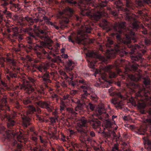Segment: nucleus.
I'll return each mask as SVG.
<instances>
[{
  "mask_svg": "<svg viewBox=\"0 0 151 151\" xmlns=\"http://www.w3.org/2000/svg\"><path fill=\"white\" fill-rule=\"evenodd\" d=\"M113 2L114 6L118 11H121L126 14L125 19L128 22L129 28L126 27L125 22L120 23L116 22L114 26V29L116 31L113 35L116 37L117 44H114L113 41L109 38L106 45L109 48L108 51L109 55H127V52L124 49V45L128 48L132 46L131 42H137L138 40L137 36L135 31L139 28V22L130 12L134 10V4L131 0H124L126 6H122L123 3L122 0H109Z\"/></svg>",
  "mask_w": 151,
  "mask_h": 151,
  "instance_id": "f257e3e1",
  "label": "nucleus"
},
{
  "mask_svg": "<svg viewBox=\"0 0 151 151\" xmlns=\"http://www.w3.org/2000/svg\"><path fill=\"white\" fill-rule=\"evenodd\" d=\"M10 110L9 106L7 104L6 99L4 98L2 104H0V119L2 121H6L8 128L12 129L16 122L12 118L10 115L6 113ZM0 134L2 136L4 145L6 146V149L8 151H22V144L18 143L16 138L20 143L24 144L29 151H45V149L37 143V135H30L31 139L35 142L34 147H33L28 140L27 136L20 133L19 135L13 133L12 131L7 130L3 124L0 123Z\"/></svg>",
  "mask_w": 151,
  "mask_h": 151,
  "instance_id": "f03ea898",
  "label": "nucleus"
},
{
  "mask_svg": "<svg viewBox=\"0 0 151 151\" xmlns=\"http://www.w3.org/2000/svg\"><path fill=\"white\" fill-rule=\"evenodd\" d=\"M73 6L76 7L81 12L83 16H87L90 17L92 20L96 21L99 20L102 16V12L101 11H98L94 13H92L91 10L88 7L90 6L93 5V0H65Z\"/></svg>",
  "mask_w": 151,
  "mask_h": 151,
  "instance_id": "7ed1b4c3",
  "label": "nucleus"
},
{
  "mask_svg": "<svg viewBox=\"0 0 151 151\" xmlns=\"http://www.w3.org/2000/svg\"><path fill=\"white\" fill-rule=\"evenodd\" d=\"M0 33H1L3 35H7L8 33L12 32V37L14 39L17 40L19 42H22L23 41L24 36L19 33L18 28L17 27H9L3 25L2 20H4V22L9 23L8 21L6 19L5 17L7 19L12 18V14L11 12L8 11L7 8L1 9L0 10Z\"/></svg>",
  "mask_w": 151,
  "mask_h": 151,
  "instance_id": "20e7f679",
  "label": "nucleus"
},
{
  "mask_svg": "<svg viewBox=\"0 0 151 151\" xmlns=\"http://www.w3.org/2000/svg\"><path fill=\"white\" fill-rule=\"evenodd\" d=\"M88 122L87 119L82 118L79 122L77 124L76 127L78 132L81 134L80 138L82 142H83V145L85 147L84 150H81L80 151H86V149H90L86 143L91 144L93 139V137L95 136V132L93 131H90L88 127Z\"/></svg>",
  "mask_w": 151,
  "mask_h": 151,
  "instance_id": "39448f33",
  "label": "nucleus"
},
{
  "mask_svg": "<svg viewBox=\"0 0 151 151\" xmlns=\"http://www.w3.org/2000/svg\"><path fill=\"white\" fill-rule=\"evenodd\" d=\"M8 67L11 70L6 68L5 65V59L4 58H0V65L4 68V73L6 79L10 81L12 79L17 78V75L20 72V68L14 60L10 58H6Z\"/></svg>",
  "mask_w": 151,
  "mask_h": 151,
  "instance_id": "423d86ee",
  "label": "nucleus"
},
{
  "mask_svg": "<svg viewBox=\"0 0 151 151\" xmlns=\"http://www.w3.org/2000/svg\"><path fill=\"white\" fill-rule=\"evenodd\" d=\"M74 9L69 7H67L62 11L59 12L57 14V17L60 19V27L64 28L66 26V24L69 21V19L73 17L76 21V24L77 26H80L81 22V18L77 15H73Z\"/></svg>",
  "mask_w": 151,
  "mask_h": 151,
  "instance_id": "0eeeda50",
  "label": "nucleus"
},
{
  "mask_svg": "<svg viewBox=\"0 0 151 151\" xmlns=\"http://www.w3.org/2000/svg\"><path fill=\"white\" fill-rule=\"evenodd\" d=\"M26 31L29 35L27 37V40L28 43L31 44L26 48V52L28 53L32 50H33L37 57L42 59V54L44 53L45 49L42 47L35 43L34 41V40H36L37 38L33 33L30 32L27 29L26 30L25 32Z\"/></svg>",
  "mask_w": 151,
  "mask_h": 151,
  "instance_id": "6e6552de",
  "label": "nucleus"
},
{
  "mask_svg": "<svg viewBox=\"0 0 151 151\" xmlns=\"http://www.w3.org/2000/svg\"><path fill=\"white\" fill-rule=\"evenodd\" d=\"M75 65V63L70 60H68L67 62V63L65 66L66 71L69 75V76L65 72L62 71L60 74L62 76V78L65 79L66 80L69 78L71 79V80H68L69 86H71L73 88L77 87L79 86L78 79L76 80L73 81V78L75 76V74L73 71V69Z\"/></svg>",
  "mask_w": 151,
  "mask_h": 151,
  "instance_id": "1a4fd4ad",
  "label": "nucleus"
},
{
  "mask_svg": "<svg viewBox=\"0 0 151 151\" xmlns=\"http://www.w3.org/2000/svg\"><path fill=\"white\" fill-rule=\"evenodd\" d=\"M82 27L81 30L79 31L78 35L72 38L70 36L69 37V42L73 43H77L79 44H83L85 42L86 37H87V33H90L91 30V28L90 26H84L81 25Z\"/></svg>",
  "mask_w": 151,
  "mask_h": 151,
  "instance_id": "9d476101",
  "label": "nucleus"
},
{
  "mask_svg": "<svg viewBox=\"0 0 151 151\" xmlns=\"http://www.w3.org/2000/svg\"><path fill=\"white\" fill-rule=\"evenodd\" d=\"M22 119V126L27 132L28 134L37 135V132L35 131V127L30 122L31 119L28 116L21 115Z\"/></svg>",
  "mask_w": 151,
  "mask_h": 151,
  "instance_id": "9b49d317",
  "label": "nucleus"
},
{
  "mask_svg": "<svg viewBox=\"0 0 151 151\" xmlns=\"http://www.w3.org/2000/svg\"><path fill=\"white\" fill-rule=\"evenodd\" d=\"M86 55L89 58H93L95 60L94 62H92V61H89L90 63L88 64V66L90 68L93 69L94 68V64H96L98 60L100 61L99 63H106L107 62V59L106 58L93 51L88 52L86 54Z\"/></svg>",
  "mask_w": 151,
  "mask_h": 151,
  "instance_id": "f8f14e48",
  "label": "nucleus"
},
{
  "mask_svg": "<svg viewBox=\"0 0 151 151\" xmlns=\"http://www.w3.org/2000/svg\"><path fill=\"white\" fill-rule=\"evenodd\" d=\"M89 122L92 128L97 130L99 133L102 134V136L106 139L110 138L111 135L110 133L105 132L104 131H102L101 130V122L98 119H92L89 121Z\"/></svg>",
  "mask_w": 151,
  "mask_h": 151,
  "instance_id": "ddd939ff",
  "label": "nucleus"
},
{
  "mask_svg": "<svg viewBox=\"0 0 151 151\" xmlns=\"http://www.w3.org/2000/svg\"><path fill=\"white\" fill-rule=\"evenodd\" d=\"M138 65L135 63H133L129 67H127L125 69V75L127 76V79L129 78L131 81H137L139 79V75L136 76L134 74H129L130 71L136 72L138 70Z\"/></svg>",
  "mask_w": 151,
  "mask_h": 151,
  "instance_id": "4468645a",
  "label": "nucleus"
},
{
  "mask_svg": "<svg viewBox=\"0 0 151 151\" xmlns=\"http://www.w3.org/2000/svg\"><path fill=\"white\" fill-rule=\"evenodd\" d=\"M78 81L79 85H82L80 86L82 89L81 96V99L84 100L86 99L87 97L89 95L88 91L89 90L90 88L88 85V82L85 80L81 78L80 79H78Z\"/></svg>",
  "mask_w": 151,
  "mask_h": 151,
  "instance_id": "2eb2a0df",
  "label": "nucleus"
},
{
  "mask_svg": "<svg viewBox=\"0 0 151 151\" xmlns=\"http://www.w3.org/2000/svg\"><path fill=\"white\" fill-rule=\"evenodd\" d=\"M96 113L101 120L106 119L109 117V115L107 113L106 110L103 104L99 106L96 109Z\"/></svg>",
  "mask_w": 151,
  "mask_h": 151,
  "instance_id": "dca6fc26",
  "label": "nucleus"
},
{
  "mask_svg": "<svg viewBox=\"0 0 151 151\" xmlns=\"http://www.w3.org/2000/svg\"><path fill=\"white\" fill-rule=\"evenodd\" d=\"M27 91L31 97H33L34 98L39 96L40 94L44 95L45 93L44 89L43 88L41 90H37L31 87L27 89Z\"/></svg>",
  "mask_w": 151,
  "mask_h": 151,
  "instance_id": "f3484780",
  "label": "nucleus"
},
{
  "mask_svg": "<svg viewBox=\"0 0 151 151\" xmlns=\"http://www.w3.org/2000/svg\"><path fill=\"white\" fill-rule=\"evenodd\" d=\"M50 74L52 76L54 75V73L52 72L50 73L49 72L45 70L42 72V75L40 77L41 80L45 83V87H48L47 83L51 82V80L50 79Z\"/></svg>",
  "mask_w": 151,
  "mask_h": 151,
  "instance_id": "a211bd4d",
  "label": "nucleus"
},
{
  "mask_svg": "<svg viewBox=\"0 0 151 151\" xmlns=\"http://www.w3.org/2000/svg\"><path fill=\"white\" fill-rule=\"evenodd\" d=\"M44 53L42 54V59H47L48 60H51L54 63H56L57 62H61V57L58 56H55L54 58H52L49 55L48 52L46 51L45 49L44 51Z\"/></svg>",
  "mask_w": 151,
  "mask_h": 151,
  "instance_id": "6ab92c4d",
  "label": "nucleus"
},
{
  "mask_svg": "<svg viewBox=\"0 0 151 151\" xmlns=\"http://www.w3.org/2000/svg\"><path fill=\"white\" fill-rule=\"evenodd\" d=\"M35 30H37V36L40 37L42 40H45L47 38V32L45 30H42L37 27V25L34 26Z\"/></svg>",
  "mask_w": 151,
  "mask_h": 151,
  "instance_id": "aec40b11",
  "label": "nucleus"
},
{
  "mask_svg": "<svg viewBox=\"0 0 151 151\" xmlns=\"http://www.w3.org/2000/svg\"><path fill=\"white\" fill-rule=\"evenodd\" d=\"M37 105L39 107L43 108L46 109L48 112H50L52 111V106L47 101H40L36 102Z\"/></svg>",
  "mask_w": 151,
  "mask_h": 151,
  "instance_id": "412c9836",
  "label": "nucleus"
},
{
  "mask_svg": "<svg viewBox=\"0 0 151 151\" xmlns=\"http://www.w3.org/2000/svg\"><path fill=\"white\" fill-rule=\"evenodd\" d=\"M131 52L132 54L131 56V58L132 60L133 61H139L140 62H142V54L139 52L135 54L134 53V51H132Z\"/></svg>",
  "mask_w": 151,
  "mask_h": 151,
  "instance_id": "4be33fe9",
  "label": "nucleus"
},
{
  "mask_svg": "<svg viewBox=\"0 0 151 151\" xmlns=\"http://www.w3.org/2000/svg\"><path fill=\"white\" fill-rule=\"evenodd\" d=\"M8 88L6 79L3 77L0 79V92L1 93L2 92L6 91Z\"/></svg>",
  "mask_w": 151,
  "mask_h": 151,
  "instance_id": "5701e85b",
  "label": "nucleus"
},
{
  "mask_svg": "<svg viewBox=\"0 0 151 151\" xmlns=\"http://www.w3.org/2000/svg\"><path fill=\"white\" fill-rule=\"evenodd\" d=\"M60 110L61 112H62L63 111H65L66 110V111H68L69 114H71L72 116H76L77 113L75 111L73 108H66L65 106H60Z\"/></svg>",
  "mask_w": 151,
  "mask_h": 151,
  "instance_id": "b1692460",
  "label": "nucleus"
},
{
  "mask_svg": "<svg viewBox=\"0 0 151 151\" xmlns=\"http://www.w3.org/2000/svg\"><path fill=\"white\" fill-rule=\"evenodd\" d=\"M34 68L38 70L41 72H43L46 70L47 68L43 63H39L33 65Z\"/></svg>",
  "mask_w": 151,
  "mask_h": 151,
  "instance_id": "393cba45",
  "label": "nucleus"
},
{
  "mask_svg": "<svg viewBox=\"0 0 151 151\" xmlns=\"http://www.w3.org/2000/svg\"><path fill=\"white\" fill-rule=\"evenodd\" d=\"M113 66L111 65H107L106 67V71L108 73L109 76L110 78H115L117 75L115 73L111 70Z\"/></svg>",
  "mask_w": 151,
  "mask_h": 151,
  "instance_id": "a878e982",
  "label": "nucleus"
},
{
  "mask_svg": "<svg viewBox=\"0 0 151 151\" xmlns=\"http://www.w3.org/2000/svg\"><path fill=\"white\" fill-rule=\"evenodd\" d=\"M150 3L151 0H139L136 2L139 8L144 7L145 4H149Z\"/></svg>",
  "mask_w": 151,
  "mask_h": 151,
  "instance_id": "bb28decb",
  "label": "nucleus"
},
{
  "mask_svg": "<svg viewBox=\"0 0 151 151\" xmlns=\"http://www.w3.org/2000/svg\"><path fill=\"white\" fill-rule=\"evenodd\" d=\"M45 50L46 51H47L48 48L50 50V51L49 52V54H50L51 55H52L53 57H55L56 56V54H58L59 52L58 49L56 47L53 48L51 46H50L48 48L44 47H43Z\"/></svg>",
  "mask_w": 151,
  "mask_h": 151,
  "instance_id": "cd10ccee",
  "label": "nucleus"
},
{
  "mask_svg": "<svg viewBox=\"0 0 151 151\" xmlns=\"http://www.w3.org/2000/svg\"><path fill=\"white\" fill-rule=\"evenodd\" d=\"M125 85L128 88L130 89L132 91L135 92L134 88L136 87V85L133 81L127 82L125 83Z\"/></svg>",
  "mask_w": 151,
  "mask_h": 151,
  "instance_id": "c85d7f7f",
  "label": "nucleus"
},
{
  "mask_svg": "<svg viewBox=\"0 0 151 151\" xmlns=\"http://www.w3.org/2000/svg\"><path fill=\"white\" fill-rule=\"evenodd\" d=\"M146 106V105L144 102L140 103L138 102V103L137 107L139 110L140 112L142 114H145L146 111L145 108Z\"/></svg>",
  "mask_w": 151,
  "mask_h": 151,
  "instance_id": "c756f323",
  "label": "nucleus"
},
{
  "mask_svg": "<svg viewBox=\"0 0 151 151\" xmlns=\"http://www.w3.org/2000/svg\"><path fill=\"white\" fill-rule=\"evenodd\" d=\"M10 8L12 11L16 12L20 10V7L19 4H15L11 2L10 3Z\"/></svg>",
  "mask_w": 151,
  "mask_h": 151,
  "instance_id": "7c9ffc66",
  "label": "nucleus"
},
{
  "mask_svg": "<svg viewBox=\"0 0 151 151\" xmlns=\"http://www.w3.org/2000/svg\"><path fill=\"white\" fill-rule=\"evenodd\" d=\"M148 105L151 106L148 110L147 112L148 113L150 117L147 119L148 123V126L151 128V100L148 103Z\"/></svg>",
  "mask_w": 151,
  "mask_h": 151,
  "instance_id": "2f4dec72",
  "label": "nucleus"
},
{
  "mask_svg": "<svg viewBox=\"0 0 151 151\" xmlns=\"http://www.w3.org/2000/svg\"><path fill=\"white\" fill-rule=\"evenodd\" d=\"M76 103L78 104V105L75 108V110L76 111L79 110H81L83 108L84 105V103H82L80 102L79 100H78L76 102Z\"/></svg>",
  "mask_w": 151,
  "mask_h": 151,
  "instance_id": "473e14b6",
  "label": "nucleus"
},
{
  "mask_svg": "<svg viewBox=\"0 0 151 151\" xmlns=\"http://www.w3.org/2000/svg\"><path fill=\"white\" fill-rule=\"evenodd\" d=\"M24 19L25 21L27 23L29 26H30L34 22V21L31 17H25Z\"/></svg>",
  "mask_w": 151,
  "mask_h": 151,
  "instance_id": "72a5a7b5",
  "label": "nucleus"
},
{
  "mask_svg": "<svg viewBox=\"0 0 151 151\" xmlns=\"http://www.w3.org/2000/svg\"><path fill=\"white\" fill-rule=\"evenodd\" d=\"M1 1V5L4 8H7L6 6L8 5L12 1H9V0H0Z\"/></svg>",
  "mask_w": 151,
  "mask_h": 151,
  "instance_id": "f704fd0d",
  "label": "nucleus"
},
{
  "mask_svg": "<svg viewBox=\"0 0 151 151\" xmlns=\"http://www.w3.org/2000/svg\"><path fill=\"white\" fill-rule=\"evenodd\" d=\"M28 108L27 113L28 114H31L34 112H36V109L35 107L32 106H29Z\"/></svg>",
  "mask_w": 151,
  "mask_h": 151,
  "instance_id": "c9c22d12",
  "label": "nucleus"
},
{
  "mask_svg": "<svg viewBox=\"0 0 151 151\" xmlns=\"http://www.w3.org/2000/svg\"><path fill=\"white\" fill-rule=\"evenodd\" d=\"M143 82L146 88H149V85L150 84V79L148 78H144Z\"/></svg>",
  "mask_w": 151,
  "mask_h": 151,
  "instance_id": "e433bc0d",
  "label": "nucleus"
},
{
  "mask_svg": "<svg viewBox=\"0 0 151 151\" xmlns=\"http://www.w3.org/2000/svg\"><path fill=\"white\" fill-rule=\"evenodd\" d=\"M107 2V1L106 0H100L99 2V5L101 7L106 6Z\"/></svg>",
  "mask_w": 151,
  "mask_h": 151,
  "instance_id": "4c0bfd02",
  "label": "nucleus"
},
{
  "mask_svg": "<svg viewBox=\"0 0 151 151\" xmlns=\"http://www.w3.org/2000/svg\"><path fill=\"white\" fill-rule=\"evenodd\" d=\"M114 104L116 107L118 108H122L123 104L122 101V100L120 101H115L114 102Z\"/></svg>",
  "mask_w": 151,
  "mask_h": 151,
  "instance_id": "58836bf2",
  "label": "nucleus"
},
{
  "mask_svg": "<svg viewBox=\"0 0 151 151\" xmlns=\"http://www.w3.org/2000/svg\"><path fill=\"white\" fill-rule=\"evenodd\" d=\"M124 147H123L122 151H132V149L130 147L127 148L129 145L127 143L124 144Z\"/></svg>",
  "mask_w": 151,
  "mask_h": 151,
  "instance_id": "ea45409f",
  "label": "nucleus"
},
{
  "mask_svg": "<svg viewBox=\"0 0 151 151\" xmlns=\"http://www.w3.org/2000/svg\"><path fill=\"white\" fill-rule=\"evenodd\" d=\"M144 42L145 45L149 46L151 44V39L149 38L145 37L144 39Z\"/></svg>",
  "mask_w": 151,
  "mask_h": 151,
  "instance_id": "a19ab883",
  "label": "nucleus"
},
{
  "mask_svg": "<svg viewBox=\"0 0 151 151\" xmlns=\"http://www.w3.org/2000/svg\"><path fill=\"white\" fill-rule=\"evenodd\" d=\"M87 108L88 110H90L91 111H93L95 110V106L91 103H89L88 105L87 106Z\"/></svg>",
  "mask_w": 151,
  "mask_h": 151,
  "instance_id": "79ce46f5",
  "label": "nucleus"
},
{
  "mask_svg": "<svg viewBox=\"0 0 151 151\" xmlns=\"http://www.w3.org/2000/svg\"><path fill=\"white\" fill-rule=\"evenodd\" d=\"M36 119L39 120L40 122H44V121L43 117L41 115H40L39 114H37L36 115Z\"/></svg>",
  "mask_w": 151,
  "mask_h": 151,
  "instance_id": "37998d69",
  "label": "nucleus"
},
{
  "mask_svg": "<svg viewBox=\"0 0 151 151\" xmlns=\"http://www.w3.org/2000/svg\"><path fill=\"white\" fill-rule=\"evenodd\" d=\"M40 142L42 143H44V146H46L45 144H46L47 142V140L45 139V137H42L41 136H40Z\"/></svg>",
  "mask_w": 151,
  "mask_h": 151,
  "instance_id": "c03bdc74",
  "label": "nucleus"
},
{
  "mask_svg": "<svg viewBox=\"0 0 151 151\" xmlns=\"http://www.w3.org/2000/svg\"><path fill=\"white\" fill-rule=\"evenodd\" d=\"M50 98L53 100H55L57 101L59 100V96L56 94H52Z\"/></svg>",
  "mask_w": 151,
  "mask_h": 151,
  "instance_id": "a18cd8bd",
  "label": "nucleus"
},
{
  "mask_svg": "<svg viewBox=\"0 0 151 151\" xmlns=\"http://www.w3.org/2000/svg\"><path fill=\"white\" fill-rule=\"evenodd\" d=\"M23 45L22 44H19L18 45L17 48H14V50L16 52L20 51L21 50V47H22Z\"/></svg>",
  "mask_w": 151,
  "mask_h": 151,
  "instance_id": "49530a36",
  "label": "nucleus"
},
{
  "mask_svg": "<svg viewBox=\"0 0 151 151\" xmlns=\"http://www.w3.org/2000/svg\"><path fill=\"white\" fill-rule=\"evenodd\" d=\"M103 24H101V25L105 28L106 27L108 26V22L105 19H104L103 21Z\"/></svg>",
  "mask_w": 151,
  "mask_h": 151,
  "instance_id": "de8ad7c7",
  "label": "nucleus"
},
{
  "mask_svg": "<svg viewBox=\"0 0 151 151\" xmlns=\"http://www.w3.org/2000/svg\"><path fill=\"white\" fill-rule=\"evenodd\" d=\"M57 120V118L56 117H52L50 119V120L52 123H55Z\"/></svg>",
  "mask_w": 151,
  "mask_h": 151,
  "instance_id": "09e8293b",
  "label": "nucleus"
},
{
  "mask_svg": "<svg viewBox=\"0 0 151 151\" xmlns=\"http://www.w3.org/2000/svg\"><path fill=\"white\" fill-rule=\"evenodd\" d=\"M91 99L94 101H96L97 100V97L96 95L91 96Z\"/></svg>",
  "mask_w": 151,
  "mask_h": 151,
  "instance_id": "8fccbe9b",
  "label": "nucleus"
},
{
  "mask_svg": "<svg viewBox=\"0 0 151 151\" xmlns=\"http://www.w3.org/2000/svg\"><path fill=\"white\" fill-rule=\"evenodd\" d=\"M143 34L146 35L147 34V31L146 28H145L144 27H143V30L142 31Z\"/></svg>",
  "mask_w": 151,
  "mask_h": 151,
  "instance_id": "3c124183",
  "label": "nucleus"
},
{
  "mask_svg": "<svg viewBox=\"0 0 151 151\" xmlns=\"http://www.w3.org/2000/svg\"><path fill=\"white\" fill-rule=\"evenodd\" d=\"M23 102L24 104L27 105L30 103L31 101L29 100L25 99L23 100Z\"/></svg>",
  "mask_w": 151,
  "mask_h": 151,
  "instance_id": "603ef678",
  "label": "nucleus"
},
{
  "mask_svg": "<svg viewBox=\"0 0 151 151\" xmlns=\"http://www.w3.org/2000/svg\"><path fill=\"white\" fill-rule=\"evenodd\" d=\"M142 47H144V48H146V46H145L144 45H140L138 44H135V48L136 49L138 48L139 49L142 47Z\"/></svg>",
  "mask_w": 151,
  "mask_h": 151,
  "instance_id": "864d4df0",
  "label": "nucleus"
},
{
  "mask_svg": "<svg viewBox=\"0 0 151 151\" xmlns=\"http://www.w3.org/2000/svg\"><path fill=\"white\" fill-rule=\"evenodd\" d=\"M137 133L139 134L143 135H144L145 134L144 130L143 131H141L140 129H139L138 130V131L137 132Z\"/></svg>",
  "mask_w": 151,
  "mask_h": 151,
  "instance_id": "5fc2aeb1",
  "label": "nucleus"
},
{
  "mask_svg": "<svg viewBox=\"0 0 151 151\" xmlns=\"http://www.w3.org/2000/svg\"><path fill=\"white\" fill-rule=\"evenodd\" d=\"M28 79L29 81V82H30L31 83H34V82H35V80L32 78H31V77H28Z\"/></svg>",
  "mask_w": 151,
  "mask_h": 151,
  "instance_id": "6e6d98bb",
  "label": "nucleus"
},
{
  "mask_svg": "<svg viewBox=\"0 0 151 151\" xmlns=\"http://www.w3.org/2000/svg\"><path fill=\"white\" fill-rule=\"evenodd\" d=\"M78 92V91L76 90H72L71 91V94L73 96L76 94Z\"/></svg>",
  "mask_w": 151,
  "mask_h": 151,
  "instance_id": "4d7b16f0",
  "label": "nucleus"
},
{
  "mask_svg": "<svg viewBox=\"0 0 151 151\" xmlns=\"http://www.w3.org/2000/svg\"><path fill=\"white\" fill-rule=\"evenodd\" d=\"M111 13L112 14L115 16H116L118 15V12L116 11H112L111 12Z\"/></svg>",
  "mask_w": 151,
  "mask_h": 151,
  "instance_id": "13d9d810",
  "label": "nucleus"
},
{
  "mask_svg": "<svg viewBox=\"0 0 151 151\" xmlns=\"http://www.w3.org/2000/svg\"><path fill=\"white\" fill-rule=\"evenodd\" d=\"M52 114L54 116H56L58 114L57 110L56 109L55 110V111H52Z\"/></svg>",
  "mask_w": 151,
  "mask_h": 151,
  "instance_id": "bf43d9fd",
  "label": "nucleus"
},
{
  "mask_svg": "<svg viewBox=\"0 0 151 151\" xmlns=\"http://www.w3.org/2000/svg\"><path fill=\"white\" fill-rule=\"evenodd\" d=\"M57 150L58 151H65L63 147L60 146H59L58 147Z\"/></svg>",
  "mask_w": 151,
  "mask_h": 151,
  "instance_id": "052dcab7",
  "label": "nucleus"
},
{
  "mask_svg": "<svg viewBox=\"0 0 151 151\" xmlns=\"http://www.w3.org/2000/svg\"><path fill=\"white\" fill-rule=\"evenodd\" d=\"M118 96L119 98L120 99H124V97L120 93H118Z\"/></svg>",
  "mask_w": 151,
  "mask_h": 151,
  "instance_id": "680f3d73",
  "label": "nucleus"
},
{
  "mask_svg": "<svg viewBox=\"0 0 151 151\" xmlns=\"http://www.w3.org/2000/svg\"><path fill=\"white\" fill-rule=\"evenodd\" d=\"M65 106L64 102L62 101H60V106Z\"/></svg>",
  "mask_w": 151,
  "mask_h": 151,
  "instance_id": "e2e57ef3",
  "label": "nucleus"
},
{
  "mask_svg": "<svg viewBox=\"0 0 151 151\" xmlns=\"http://www.w3.org/2000/svg\"><path fill=\"white\" fill-rule=\"evenodd\" d=\"M16 107L18 109H19L20 108V106L18 102H17L16 104Z\"/></svg>",
  "mask_w": 151,
  "mask_h": 151,
  "instance_id": "0e129e2a",
  "label": "nucleus"
},
{
  "mask_svg": "<svg viewBox=\"0 0 151 151\" xmlns=\"http://www.w3.org/2000/svg\"><path fill=\"white\" fill-rule=\"evenodd\" d=\"M141 92L140 91H138V92L137 93V96L138 97H141L142 96V95L141 94Z\"/></svg>",
  "mask_w": 151,
  "mask_h": 151,
  "instance_id": "69168bd1",
  "label": "nucleus"
},
{
  "mask_svg": "<svg viewBox=\"0 0 151 151\" xmlns=\"http://www.w3.org/2000/svg\"><path fill=\"white\" fill-rule=\"evenodd\" d=\"M111 124L109 122L106 125V128H107V129L109 127H111Z\"/></svg>",
  "mask_w": 151,
  "mask_h": 151,
  "instance_id": "338daca9",
  "label": "nucleus"
},
{
  "mask_svg": "<svg viewBox=\"0 0 151 151\" xmlns=\"http://www.w3.org/2000/svg\"><path fill=\"white\" fill-rule=\"evenodd\" d=\"M114 90V88L113 87H111L110 89H109V92L110 93H111L112 91Z\"/></svg>",
  "mask_w": 151,
  "mask_h": 151,
  "instance_id": "774afa93",
  "label": "nucleus"
}]
</instances>
